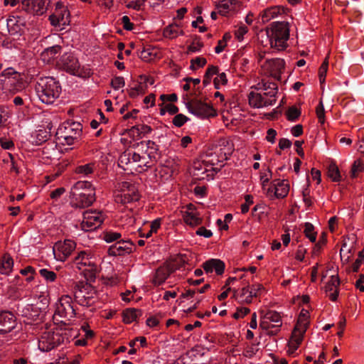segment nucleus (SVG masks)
I'll use <instances>...</instances> for the list:
<instances>
[{"instance_id": "nucleus-46", "label": "nucleus", "mask_w": 364, "mask_h": 364, "mask_svg": "<svg viewBox=\"0 0 364 364\" xmlns=\"http://www.w3.org/2000/svg\"><path fill=\"white\" fill-rule=\"evenodd\" d=\"M363 170V164L360 161H354L351 168V176L355 178L358 172H361Z\"/></svg>"}, {"instance_id": "nucleus-53", "label": "nucleus", "mask_w": 364, "mask_h": 364, "mask_svg": "<svg viewBox=\"0 0 364 364\" xmlns=\"http://www.w3.org/2000/svg\"><path fill=\"white\" fill-rule=\"evenodd\" d=\"M122 23L123 28L127 31H132L134 28V24L130 22V19L127 16H124L122 18Z\"/></svg>"}, {"instance_id": "nucleus-14", "label": "nucleus", "mask_w": 364, "mask_h": 364, "mask_svg": "<svg viewBox=\"0 0 364 364\" xmlns=\"http://www.w3.org/2000/svg\"><path fill=\"white\" fill-rule=\"evenodd\" d=\"M75 248V243L70 240H66L62 244H60L58 247V249L60 252V254L55 257L60 260L65 261L73 252V251Z\"/></svg>"}, {"instance_id": "nucleus-57", "label": "nucleus", "mask_w": 364, "mask_h": 364, "mask_svg": "<svg viewBox=\"0 0 364 364\" xmlns=\"http://www.w3.org/2000/svg\"><path fill=\"white\" fill-rule=\"evenodd\" d=\"M291 141L286 138H282L280 139L279 141V147L280 149H285L287 148L291 147Z\"/></svg>"}, {"instance_id": "nucleus-13", "label": "nucleus", "mask_w": 364, "mask_h": 364, "mask_svg": "<svg viewBox=\"0 0 364 364\" xmlns=\"http://www.w3.org/2000/svg\"><path fill=\"white\" fill-rule=\"evenodd\" d=\"M267 63L271 69L272 75L277 80H281V73L284 69V61L281 58H272L267 60Z\"/></svg>"}, {"instance_id": "nucleus-33", "label": "nucleus", "mask_w": 364, "mask_h": 364, "mask_svg": "<svg viewBox=\"0 0 364 364\" xmlns=\"http://www.w3.org/2000/svg\"><path fill=\"white\" fill-rule=\"evenodd\" d=\"M61 47L60 46H53L46 48L43 53V55L48 57V59L54 58L58 53H60Z\"/></svg>"}, {"instance_id": "nucleus-21", "label": "nucleus", "mask_w": 364, "mask_h": 364, "mask_svg": "<svg viewBox=\"0 0 364 364\" xmlns=\"http://www.w3.org/2000/svg\"><path fill=\"white\" fill-rule=\"evenodd\" d=\"M14 261L8 254H4L1 260L0 274H4L11 272L13 269Z\"/></svg>"}, {"instance_id": "nucleus-26", "label": "nucleus", "mask_w": 364, "mask_h": 364, "mask_svg": "<svg viewBox=\"0 0 364 364\" xmlns=\"http://www.w3.org/2000/svg\"><path fill=\"white\" fill-rule=\"evenodd\" d=\"M64 133H71L73 135H76L78 137H80L82 134V127L79 122H73L68 127H64Z\"/></svg>"}, {"instance_id": "nucleus-25", "label": "nucleus", "mask_w": 364, "mask_h": 364, "mask_svg": "<svg viewBox=\"0 0 364 364\" xmlns=\"http://www.w3.org/2000/svg\"><path fill=\"white\" fill-rule=\"evenodd\" d=\"M168 272L164 269H158L153 279V283L155 286L161 285L168 277Z\"/></svg>"}, {"instance_id": "nucleus-1", "label": "nucleus", "mask_w": 364, "mask_h": 364, "mask_svg": "<svg viewBox=\"0 0 364 364\" xmlns=\"http://www.w3.org/2000/svg\"><path fill=\"white\" fill-rule=\"evenodd\" d=\"M270 28H266V34L269 38L271 48L277 50H283L287 47L289 38V23L284 21H274Z\"/></svg>"}, {"instance_id": "nucleus-31", "label": "nucleus", "mask_w": 364, "mask_h": 364, "mask_svg": "<svg viewBox=\"0 0 364 364\" xmlns=\"http://www.w3.org/2000/svg\"><path fill=\"white\" fill-rule=\"evenodd\" d=\"M34 13L36 15H42L46 11V0H33Z\"/></svg>"}, {"instance_id": "nucleus-7", "label": "nucleus", "mask_w": 364, "mask_h": 364, "mask_svg": "<svg viewBox=\"0 0 364 364\" xmlns=\"http://www.w3.org/2000/svg\"><path fill=\"white\" fill-rule=\"evenodd\" d=\"M104 220L103 215L97 210H87L83 213L82 226L83 228L95 229L99 227Z\"/></svg>"}, {"instance_id": "nucleus-47", "label": "nucleus", "mask_w": 364, "mask_h": 364, "mask_svg": "<svg viewBox=\"0 0 364 364\" xmlns=\"http://www.w3.org/2000/svg\"><path fill=\"white\" fill-rule=\"evenodd\" d=\"M146 143V146L147 149H150L152 151L156 152L158 151V146L155 144L154 141L149 140L147 141H141L140 143H136L134 145V148L139 147L140 145H144Z\"/></svg>"}, {"instance_id": "nucleus-44", "label": "nucleus", "mask_w": 364, "mask_h": 364, "mask_svg": "<svg viewBox=\"0 0 364 364\" xmlns=\"http://www.w3.org/2000/svg\"><path fill=\"white\" fill-rule=\"evenodd\" d=\"M316 115L320 123L323 124L325 121V110L322 101L316 107Z\"/></svg>"}, {"instance_id": "nucleus-60", "label": "nucleus", "mask_w": 364, "mask_h": 364, "mask_svg": "<svg viewBox=\"0 0 364 364\" xmlns=\"http://www.w3.org/2000/svg\"><path fill=\"white\" fill-rule=\"evenodd\" d=\"M65 191V189L64 188H58L55 189L50 193V198L52 199H57Z\"/></svg>"}, {"instance_id": "nucleus-9", "label": "nucleus", "mask_w": 364, "mask_h": 364, "mask_svg": "<svg viewBox=\"0 0 364 364\" xmlns=\"http://www.w3.org/2000/svg\"><path fill=\"white\" fill-rule=\"evenodd\" d=\"M307 329L306 322L295 327L291 335V341L289 342V353L293 354L301 344L304 334Z\"/></svg>"}, {"instance_id": "nucleus-38", "label": "nucleus", "mask_w": 364, "mask_h": 364, "mask_svg": "<svg viewBox=\"0 0 364 364\" xmlns=\"http://www.w3.org/2000/svg\"><path fill=\"white\" fill-rule=\"evenodd\" d=\"M301 111L295 107H291L287 112V119L295 122L300 116Z\"/></svg>"}, {"instance_id": "nucleus-2", "label": "nucleus", "mask_w": 364, "mask_h": 364, "mask_svg": "<svg viewBox=\"0 0 364 364\" xmlns=\"http://www.w3.org/2000/svg\"><path fill=\"white\" fill-rule=\"evenodd\" d=\"M36 91L42 102L50 105L59 97L61 86L54 77H46L39 79L36 85Z\"/></svg>"}, {"instance_id": "nucleus-36", "label": "nucleus", "mask_w": 364, "mask_h": 364, "mask_svg": "<svg viewBox=\"0 0 364 364\" xmlns=\"http://www.w3.org/2000/svg\"><path fill=\"white\" fill-rule=\"evenodd\" d=\"M93 164L79 166L76 168V172L84 176H88L93 172Z\"/></svg>"}, {"instance_id": "nucleus-16", "label": "nucleus", "mask_w": 364, "mask_h": 364, "mask_svg": "<svg viewBox=\"0 0 364 364\" xmlns=\"http://www.w3.org/2000/svg\"><path fill=\"white\" fill-rule=\"evenodd\" d=\"M264 318L272 322L275 323V324L272 325L271 326L272 328H275V330H270L269 331V334H276L279 327L282 326L280 314L276 311H269L266 314Z\"/></svg>"}, {"instance_id": "nucleus-62", "label": "nucleus", "mask_w": 364, "mask_h": 364, "mask_svg": "<svg viewBox=\"0 0 364 364\" xmlns=\"http://www.w3.org/2000/svg\"><path fill=\"white\" fill-rule=\"evenodd\" d=\"M277 135V132L274 129H269L267 130V135L266 139L268 141L271 143H274L275 136Z\"/></svg>"}, {"instance_id": "nucleus-48", "label": "nucleus", "mask_w": 364, "mask_h": 364, "mask_svg": "<svg viewBox=\"0 0 364 364\" xmlns=\"http://www.w3.org/2000/svg\"><path fill=\"white\" fill-rule=\"evenodd\" d=\"M250 309L247 307H239L237 309L236 312L233 314V318L238 319L244 317L245 315L250 313Z\"/></svg>"}, {"instance_id": "nucleus-37", "label": "nucleus", "mask_w": 364, "mask_h": 364, "mask_svg": "<svg viewBox=\"0 0 364 364\" xmlns=\"http://www.w3.org/2000/svg\"><path fill=\"white\" fill-rule=\"evenodd\" d=\"M250 291V295H248L245 301L246 303H251L252 302V298L253 296H257V292L262 289H263V287L262 284H253L252 285Z\"/></svg>"}, {"instance_id": "nucleus-20", "label": "nucleus", "mask_w": 364, "mask_h": 364, "mask_svg": "<svg viewBox=\"0 0 364 364\" xmlns=\"http://www.w3.org/2000/svg\"><path fill=\"white\" fill-rule=\"evenodd\" d=\"M240 1L232 0H223L218 6V13L221 15H225L230 10L235 9V7L240 6Z\"/></svg>"}, {"instance_id": "nucleus-22", "label": "nucleus", "mask_w": 364, "mask_h": 364, "mask_svg": "<svg viewBox=\"0 0 364 364\" xmlns=\"http://www.w3.org/2000/svg\"><path fill=\"white\" fill-rule=\"evenodd\" d=\"M183 218L184 222L192 227L198 226L202 223V218H199L196 213L192 212H185Z\"/></svg>"}, {"instance_id": "nucleus-29", "label": "nucleus", "mask_w": 364, "mask_h": 364, "mask_svg": "<svg viewBox=\"0 0 364 364\" xmlns=\"http://www.w3.org/2000/svg\"><path fill=\"white\" fill-rule=\"evenodd\" d=\"M73 190L76 191H83L82 192H89V190H95L92 184L88 181H77L73 186Z\"/></svg>"}, {"instance_id": "nucleus-40", "label": "nucleus", "mask_w": 364, "mask_h": 364, "mask_svg": "<svg viewBox=\"0 0 364 364\" xmlns=\"http://www.w3.org/2000/svg\"><path fill=\"white\" fill-rule=\"evenodd\" d=\"M126 132L129 137H132L134 140H137L141 138L139 125L132 127L130 129H127Z\"/></svg>"}, {"instance_id": "nucleus-43", "label": "nucleus", "mask_w": 364, "mask_h": 364, "mask_svg": "<svg viewBox=\"0 0 364 364\" xmlns=\"http://www.w3.org/2000/svg\"><path fill=\"white\" fill-rule=\"evenodd\" d=\"M33 0H22L19 7L27 12L34 13Z\"/></svg>"}, {"instance_id": "nucleus-50", "label": "nucleus", "mask_w": 364, "mask_h": 364, "mask_svg": "<svg viewBox=\"0 0 364 364\" xmlns=\"http://www.w3.org/2000/svg\"><path fill=\"white\" fill-rule=\"evenodd\" d=\"M77 287L80 291L85 292L87 294H92V291H94V287L88 283H81L77 284Z\"/></svg>"}, {"instance_id": "nucleus-23", "label": "nucleus", "mask_w": 364, "mask_h": 364, "mask_svg": "<svg viewBox=\"0 0 364 364\" xmlns=\"http://www.w3.org/2000/svg\"><path fill=\"white\" fill-rule=\"evenodd\" d=\"M264 97L260 93L250 92L248 95L249 104L254 108H261Z\"/></svg>"}, {"instance_id": "nucleus-41", "label": "nucleus", "mask_w": 364, "mask_h": 364, "mask_svg": "<svg viewBox=\"0 0 364 364\" xmlns=\"http://www.w3.org/2000/svg\"><path fill=\"white\" fill-rule=\"evenodd\" d=\"M364 261V254L362 251L359 252L358 257L355 262L353 264L352 267H349V269L348 271L352 270L353 272H358L360 267L361 264Z\"/></svg>"}, {"instance_id": "nucleus-10", "label": "nucleus", "mask_w": 364, "mask_h": 364, "mask_svg": "<svg viewBox=\"0 0 364 364\" xmlns=\"http://www.w3.org/2000/svg\"><path fill=\"white\" fill-rule=\"evenodd\" d=\"M132 243L129 240H119L108 248V253L112 256L124 255L132 252Z\"/></svg>"}, {"instance_id": "nucleus-58", "label": "nucleus", "mask_w": 364, "mask_h": 364, "mask_svg": "<svg viewBox=\"0 0 364 364\" xmlns=\"http://www.w3.org/2000/svg\"><path fill=\"white\" fill-rule=\"evenodd\" d=\"M291 132L293 136L298 137L303 133V127L301 124H296L291 128Z\"/></svg>"}, {"instance_id": "nucleus-6", "label": "nucleus", "mask_w": 364, "mask_h": 364, "mask_svg": "<svg viewBox=\"0 0 364 364\" xmlns=\"http://www.w3.org/2000/svg\"><path fill=\"white\" fill-rule=\"evenodd\" d=\"M58 65L60 69L73 75L81 76L78 60L71 53H64L58 62Z\"/></svg>"}, {"instance_id": "nucleus-27", "label": "nucleus", "mask_w": 364, "mask_h": 364, "mask_svg": "<svg viewBox=\"0 0 364 364\" xmlns=\"http://www.w3.org/2000/svg\"><path fill=\"white\" fill-rule=\"evenodd\" d=\"M328 176L335 182H338L341 181V176L339 169L335 163H331L328 165Z\"/></svg>"}, {"instance_id": "nucleus-12", "label": "nucleus", "mask_w": 364, "mask_h": 364, "mask_svg": "<svg viewBox=\"0 0 364 364\" xmlns=\"http://www.w3.org/2000/svg\"><path fill=\"white\" fill-rule=\"evenodd\" d=\"M202 267L207 274L212 273L215 270L218 274H222L225 269L224 262L218 259H210L204 262Z\"/></svg>"}, {"instance_id": "nucleus-35", "label": "nucleus", "mask_w": 364, "mask_h": 364, "mask_svg": "<svg viewBox=\"0 0 364 364\" xmlns=\"http://www.w3.org/2000/svg\"><path fill=\"white\" fill-rule=\"evenodd\" d=\"M39 274L41 277H43L47 282H54L56 279L57 275L53 272L50 271L47 269H41L39 270Z\"/></svg>"}, {"instance_id": "nucleus-45", "label": "nucleus", "mask_w": 364, "mask_h": 364, "mask_svg": "<svg viewBox=\"0 0 364 364\" xmlns=\"http://www.w3.org/2000/svg\"><path fill=\"white\" fill-rule=\"evenodd\" d=\"M124 85L125 82L123 77H114L111 81V85L114 90H118L124 87Z\"/></svg>"}, {"instance_id": "nucleus-55", "label": "nucleus", "mask_w": 364, "mask_h": 364, "mask_svg": "<svg viewBox=\"0 0 364 364\" xmlns=\"http://www.w3.org/2000/svg\"><path fill=\"white\" fill-rule=\"evenodd\" d=\"M248 31V28L245 26H241L236 31L235 36L238 40H241L243 38V36Z\"/></svg>"}, {"instance_id": "nucleus-54", "label": "nucleus", "mask_w": 364, "mask_h": 364, "mask_svg": "<svg viewBox=\"0 0 364 364\" xmlns=\"http://www.w3.org/2000/svg\"><path fill=\"white\" fill-rule=\"evenodd\" d=\"M196 234L200 236H203L205 238H209L213 235L211 230H207L204 227L199 228L196 231Z\"/></svg>"}, {"instance_id": "nucleus-3", "label": "nucleus", "mask_w": 364, "mask_h": 364, "mask_svg": "<svg viewBox=\"0 0 364 364\" xmlns=\"http://www.w3.org/2000/svg\"><path fill=\"white\" fill-rule=\"evenodd\" d=\"M0 80L8 90L13 92L23 90L26 85L23 75L12 68H9L2 72Z\"/></svg>"}, {"instance_id": "nucleus-64", "label": "nucleus", "mask_w": 364, "mask_h": 364, "mask_svg": "<svg viewBox=\"0 0 364 364\" xmlns=\"http://www.w3.org/2000/svg\"><path fill=\"white\" fill-rule=\"evenodd\" d=\"M141 136H145L146 134H149L151 132L152 129L151 127L146 125V124H141L139 125Z\"/></svg>"}, {"instance_id": "nucleus-11", "label": "nucleus", "mask_w": 364, "mask_h": 364, "mask_svg": "<svg viewBox=\"0 0 364 364\" xmlns=\"http://www.w3.org/2000/svg\"><path fill=\"white\" fill-rule=\"evenodd\" d=\"M95 190H89V192H80L76 198V203H73L75 208H85L92 205L95 201Z\"/></svg>"}, {"instance_id": "nucleus-56", "label": "nucleus", "mask_w": 364, "mask_h": 364, "mask_svg": "<svg viewBox=\"0 0 364 364\" xmlns=\"http://www.w3.org/2000/svg\"><path fill=\"white\" fill-rule=\"evenodd\" d=\"M139 199V194L133 191L132 194L124 195V202H134L137 201Z\"/></svg>"}, {"instance_id": "nucleus-61", "label": "nucleus", "mask_w": 364, "mask_h": 364, "mask_svg": "<svg viewBox=\"0 0 364 364\" xmlns=\"http://www.w3.org/2000/svg\"><path fill=\"white\" fill-rule=\"evenodd\" d=\"M194 193L198 196L204 197L206 194V188L197 186L194 188Z\"/></svg>"}, {"instance_id": "nucleus-59", "label": "nucleus", "mask_w": 364, "mask_h": 364, "mask_svg": "<svg viewBox=\"0 0 364 364\" xmlns=\"http://www.w3.org/2000/svg\"><path fill=\"white\" fill-rule=\"evenodd\" d=\"M261 88L266 91L269 90H277V85L274 82H262Z\"/></svg>"}, {"instance_id": "nucleus-52", "label": "nucleus", "mask_w": 364, "mask_h": 364, "mask_svg": "<svg viewBox=\"0 0 364 364\" xmlns=\"http://www.w3.org/2000/svg\"><path fill=\"white\" fill-rule=\"evenodd\" d=\"M203 46V43L197 42L193 43L191 45H190L188 48V53H197L200 52L201 48Z\"/></svg>"}, {"instance_id": "nucleus-63", "label": "nucleus", "mask_w": 364, "mask_h": 364, "mask_svg": "<svg viewBox=\"0 0 364 364\" xmlns=\"http://www.w3.org/2000/svg\"><path fill=\"white\" fill-rule=\"evenodd\" d=\"M141 91H142V87L141 85H139L137 87L131 88L129 92V94L131 97L134 98L136 96H138L139 92Z\"/></svg>"}, {"instance_id": "nucleus-5", "label": "nucleus", "mask_w": 364, "mask_h": 364, "mask_svg": "<svg viewBox=\"0 0 364 364\" xmlns=\"http://www.w3.org/2000/svg\"><path fill=\"white\" fill-rule=\"evenodd\" d=\"M186 107L189 112L199 118H208L216 115L215 109L201 100L193 99L186 103Z\"/></svg>"}, {"instance_id": "nucleus-42", "label": "nucleus", "mask_w": 364, "mask_h": 364, "mask_svg": "<svg viewBox=\"0 0 364 364\" xmlns=\"http://www.w3.org/2000/svg\"><path fill=\"white\" fill-rule=\"evenodd\" d=\"M188 120L189 118L184 114H178L173 117L172 122L176 127H181Z\"/></svg>"}, {"instance_id": "nucleus-49", "label": "nucleus", "mask_w": 364, "mask_h": 364, "mask_svg": "<svg viewBox=\"0 0 364 364\" xmlns=\"http://www.w3.org/2000/svg\"><path fill=\"white\" fill-rule=\"evenodd\" d=\"M228 82V80L226 78V75L225 73H222L219 75L218 77H215L213 80L215 88L219 89L220 88V82H221L223 85L226 84Z\"/></svg>"}, {"instance_id": "nucleus-39", "label": "nucleus", "mask_w": 364, "mask_h": 364, "mask_svg": "<svg viewBox=\"0 0 364 364\" xmlns=\"http://www.w3.org/2000/svg\"><path fill=\"white\" fill-rule=\"evenodd\" d=\"M121 234L116 232L107 231L104 233V240L107 242L118 241L121 237Z\"/></svg>"}, {"instance_id": "nucleus-18", "label": "nucleus", "mask_w": 364, "mask_h": 364, "mask_svg": "<svg viewBox=\"0 0 364 364\" xmlns=\"http://www.w3.org/2000/svg\"><path fill=\"white\" fill-rule=\"evenodd\" d=\"M142 315V311L137 309H127L122 313L123 321L127 323H131L135 321L136 318Z\"/></svg>"}, {"instance_id": "nucleus-19", "label": "nucleus", "mask_w": 364, "mask_h": 364, "mask_svg": "<svg viewBox=\"0 0 364 364\" xmlns=\"http://www.w3.org/2000/svg\"><path fill=\"white\" fill-rule=\"evenodd\" d=\"M57 9L58 10L56 11V13L59 18L60 26H62L60 29H65V26L68 25L70 22L69 11L65 9L59 2L57 4Z\"/></svg>"}, {"instance_id": "nucleus-17", "label": "nucleus", "mask_w": 364, "mask_h": 364, "mask_svg": "<svg viewBox=\"0 0 364 364\" xmlns=\"http://www.w3.org/2000/svg\"><path fill=\"white\" fill-rule=\"evenodd\" d=\"M275 181H277V183L274 185V196L278 198L286 197L289 190V184L285 183L284 180L280 181L278 179Z\"/></svg>"}, {"instance_id": "nucleus-51", "label": "nucleus", "mask_w": 364, "mask_h": 364, "mask_svg": "<svg viewBox=\"0 0 364 364\" xmlns=\"http://www.w3.org/2000/svg\"><path fill=\"white\" fill-rule=\"evenodd\" d=\"M61 137L63 139L64 143L68 145L73 144L75 140H77L80 138V137L77 136L76 135L71 134V133H68V134H65Z\"/></svg>"}, {"instance_id": "nucleus-34", "label": "nucleus", "mask_w": 364, "mask_h": 364, "mask_svg": "<svg viewBox=\"0 0 364 364\" xmlns=\"http://www.w3.org/2000/svg\"><path fill=\"white\" fill-rule=\"evenodd\" d=\"M207 63L205 58L202 57H196L191 59L190 68L192 70H195L199 68H203Z\"/></svg>"}, {"instance_id": "nucleus-24", "label": "nucleus", "mask_w": 364, "mask_h": 364, "mask_svg": "<svg viewBox=\"0 0 364 364\" xmlns=\"http://www.w3.org/2000/svg\"><path fill=\"white\" fill-rule=\"evenodd\" d=\"M282 9L280 7H273L264 11L262 16V21L263 23L268 22L272 18H276L281 13Z\"/></svg>"}, {"instance_id": "nucleus-30", "label": "nucleus", "mask_w": 364, "mask_h": 364, "mask_svg": "<svg viewBox=\"0 0 364 364\" xmlns=\"http://www.w3.org/2000/svg\"><path fill=\"white\" fill-rule=\"evenodd\" d=\"M218 72V68L214 65H210L204 75L203 83L205 86L208 85L211 80V77L213 75L217 74Z\"/></svg>"}, {"instance_id": "nucleus-32", "label": "nucleus", "mask_w": 364, "mask_h": 364, "mask_svg": "<svg viewBox=\"0 0 364 364\" xmlns=\"http://www.w3.org/2000/svg\"><path fill=\"white\" fill-rule=\"evenodd\" d=\"M304 233L306 237L312 242H315L316 240V233L314 232V227L310 223H306L304 225Z\"/></svg>"}, {"instance_id": "nucleus-8", "label": "nucleus", "mask_w": 364, "mask_h": 364, "mask_svg": "<svg viewBox=\"0 0 364 364\" xmlns=\"http://www.w3.org/2000/svg\"><path fill=\"white\" fill-rule=\"evenodd\" d=\"M16 326L15 316L8 311L0 312V334L11 332Z\"/></svg>"}, {"instance_id": "nucleus-28", "label": "nucleus", "mask_w": 364, "mask_h": 364, "mask_svg": "<svg viewBox=\"0 0 364 364\" xmlns=\"http://www.w3.org/2000/svg\"><path fill=\"white\" fill-rule=\"evenodd\" d=\"M179 33L183 34V31H179L178 26L173 24L166 26L163 31L164 36L169 38H173Z\"/></svg>"}, {"instance_id": "nucleus-15", "label": "nucleus", "mask_w": 364, "mask_h": 364, "mask_svg": "<svg viewBox=\"0 0 364 364\" xmlns=\"http://www.w3.org/2000/svg\"><path fill=\"white\" fill-rule=\"evenodd\" d=\"M49 300L46 296H40V301L37 306L31 307V316L33 319H37L40 316V313L46 314V311L48 307Z\"/></svg>"}, {"instance_id": "nucleus-4", "label": "nucleus", "mask_w": 364, "mask_h": 364, "mask_svg": "<svg viewBox=\"0 0 364 364\" xmlns=\"http://www.w3.org/2000/svg\"><path fill=\"white\" fill-rule=\"evenodd\" d=\"M65 339L68 340L66 333L48 331L43 333L38 341V348L43 352H48L63 343Z\"/></svg>"}]
</instances>
